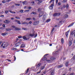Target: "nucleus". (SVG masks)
<instances>
[{"mask_svg": "<svg viewBox=\"0 0 75 75\" xmlns=\"http://www.w3.org/2000/svg\"><path fill=\"white\" fill-rule=\"evenodd\" d=\"M21 44V42H18V43H16L15 45V47H18L19 45H20Z\"/></svg>", "mask_w": 75, "mask_h": 75, "instance_id": "nucleus-1", "label": "nucleus"}, {"mask_svg": "<svg viewBox=\"0 0 75 75\" xmlns=\"http://www.w3.org/2000/svg\"><path fill=\"white\" fill-rule=\"evenodd\" d=\"M43 14H44V11H41L40 13V14L39 16V17H42V16H43Z\"/></svg>", "mask_w": 75, "mask_h": 75, "instance_id": "nucleus-2", "label": "nucleus"}, {"mask_svg": "<svg viewBox=\"0 0 75 75\" xmlns=\"http://www.w3.org/2000/svg\"><path fill=\"white\" fill-rule=\"evenodd\" d=\"M60 13H56L54 14L53 16L54 17L55 16H60Z\"/></svg>", "mask_w": 75, "mask_h": 75, "instance_id": "nucleus-3", "label": "nucleus"}, {"mask_svg": "<svg viewBox=\"0 0 75 75\" xmlns=\"http://www.w3.org/2000/svg\"><path fill=\"white\" fill-rule=\"evenodd\" d=\"M11 0H4L3 1H2V2L3 3H6V2H9V1H11Z\"/></svg>", "mask_w": 75, "mask_h": 75, "instance_id": "nucleus-4", "label": "nucleus"}, {"mask_svg": "<svg viewBox=\"0 0 75 75\" xmlns=\"http://www.w3.org/2000/svg\"><path fill=\"white\" fill-rule=\"evenodd\" d=\"M54 6V4H52L49 7V8L50 9V10L52 9V8H53V6Z\"/></svg>", "mask_w": 75, "mask_h": 75, "instance_id": "nucleus-5", "label": "nucleus"}, {"mask_svg": "<svg viewBox=\"0 0 75 75\" xmlns=\"http://www.w3.org/2000/svg\"><path fill=\"white\" fill-rule=\"evenodd\" d=\"M23 40H28L29 39V38H27L26 37H25V36H24L23 37Z\"/></svg>", "mask_w": 75, "mask_h": 75, "instance_id": "nucleus-6", "label": "nucleus"}, {"mask_svg": "<svg viewBox=\"0 0 75 75\" xmlns=\"http://www.w3.org/2000/svg\"><path fill=\"white\" fill-rule=\"evenodd\" d=\"M5 21L6 22H4V23H6V24H8V23H10V21L8 20H5Z\"/></svg>", "mask_w": 75, "mask_h": 75, "instance_id": "nucleus-7", "label": "nucleus"}, {"mask_svg": "<svg viewBox=\"0 0 75 75\" xmlns=\"http://www.w3.org/2000/svg\"><path fill=\"white\" fill-rule=\"evenodd\" d=\"M29 35L30 37H34V36L35 35V34L34 33H33V34L30 33L29 34Z\"/></svg>", "mask_w": 75, "mask_h": 75, "instance_id": "nucleus-8", "label": "nucleus"}, {"mask_svg": "<svg viewBox=\"0 0 75 75\" xmlns=\"http://www.w3.org/2000/svg\"><path fill=\"white\" fill-rule=\"evenodd\" d=\"M69 30L67 31L66 33V35L67 37L68 36V34L69 33Z\"/></svg>", "mask_w": 75, "mask_h": 75, "instance_id": "nucleus-9", "label": "nucleus"}, {"mask_svg": "<svg viewBox=\"0 0 75 75\" xmlns=\"http://www.w3.org/2000/svg\"><path fill=\"white\" fill-rule=\"evenodd\" d=\"M21 48H24V47H25V45L24 44H22L21 46Z\"/></svg>", "mask_w": 75, "mask_h": 75, "instance_id": "nucleus-10", "label": "nucleus"}, {"mask_svg": "<svg viewBox=\"0 0 75 75\" xmlns=\"http://www.w3.org/2000/svg\"><path fill=\"white\" fill-rule=\"evenodd\" d=\"M75 33V30L74 31H73L71 33V35H74V34Z\"/></svg>", "mask_w": 75, "mask_h": 75, "instance_id": "nucleus-11", "label": "nucleus"}, {"mask_svg": "<svg viewBox=\"0 0 75 75\" xmlns=\"http://www.w3.org/2000/svg\"><path fill=\"white\" fill-rule=\"evenodd\" d=\"M37 24H38V23L37 22H35L33 23V25H37Z\"/></svg>", "mask_w": 75, "mask_h": 75, "instance_id": "nucleus-12", "label": "nucleus"}, {"mask_svg": "<svg viewBox=\"0 0 75 75\" xmlns=\"http://www.w3.org/2000/svg\"><path fill=\"white\" fill-rule=\"evenodd\" d=\"M50 72L51 73V75H53L54 74V71H50Z\"/></svg>", "mask_w": 75, "mask_h": 75, "instance_id": "nucleus-13", "label": "nucleus"}, {"mask_svg": "<svg viewBox=\"0 0 75 75\" xmlns=\"http://www.w3.org/2000/svg\"><path fill=\"white\" fill-rule=\"evenodd\" d=\"M27 1H25L23 2V5H24V4H27Z\"/></svg>", "mask_w": 75, "mask_h": 75, "instance_id": "nucleus-14", "label": "nucleus"}, {"mask_svg": "<svg viewBox=\"0 0 75 75\" xmlns=\"http://www.w3.org/2000/svg\"><path fill=\"white\" fill-rule=\"evenodd\" d=\"M63 66V65H60L58 66L57 67L58 68H61V67H62Z\"/></svg>", "mask_w": 75, "mask_h": 75, "instance_id": "nucleus-15", "label": "nucleus"}, {"mask_svg": "<svg viewBox=\"0 0 75 75\" xmlns=\"http://www.w3.org/2000/svg\"><path fill=\"white\" fill-rule=\"evenodd\" d=\"M41 63H39L37 65V68L41 66Z\"/></svg>", "mask_w": 75, "mask_h": 75, "instance_id": "nucleus-16", "label": "nucleus"}, {"mask_svg": "<svg viewBox=\"0 0 75 75\" xmlns=\"http://www.w3.org/2000/svg\"><path fill=\"white\" fill-rule=\"evenodd\" d=\"M22 29L23 30H25V31H27V30H28V29L26 28H22Z\"/></svg>", "mask_w": 75, "mask_h": 75, "instance_id": "nucleus-17", "label": "nucleus"}, {"mask_svg": "<svg viewBox=\"0 0 75 75\" xmlns=\"http://www.w3.org/2000/svg\"><path fill=\"white\" fill-rule=\"evenodd\" d=\"M38 1H39V3H38L39 4H40V3H42V0H37Z\"/></svg>", "mask_w": 75, "mask_h": 75, "instance_id": "nucleus-18", "label": "nucleus"}, {"mask_svg": "<svg viewBox=\"0 0 75 75\" xmlns=\"http://www.w3.org/2000/svg\"><path fill=\"white\" fill-rule=\"evenodd\" d=\"M56 59V58L55 57H52V58H50V59L52 60H54L55 59Z\"/></svg>", "mask_w": 75, "mask_h": 75, "instance_id": "nucleus-19", "label": "nucleus"}, {"mask_svg": "<svg viewBox=\"0 0 75 75\" xmlns=\"http://www.w3.org/2000/svg\"><path fill=\"white\" fill-rule=\"evenodd\" d=\"M74 23H71V24L70 25H69L68 26V27H71V26H72V25H74Z\"/></svg>", "mask_w": 75, "mask_h": 75, "instance_id": "nucleus-20", "label": "nucleus"}, {"mask_svg": "<svg viewBox=\"0 0 75 75\" xmlns=\"http://www.w3.org/2000/svg\"><path fill=\"white\" fill-rule=\"evenodd\" d=\"M15 30H21V29L19 28H16H16L15 29Z\"/></svg>", "mask_w": 75, "mask_h": 75, "instance_id": "nucleus-21", "label": "nucleus"}, {"mask_svg": "<svg viewBox=\"0 0 75 75\" xmlns=\"http://www.w3.org/2000/svg\"><path fill=\"white\" fill-rule=\"evenodd\" d=\"M31 14H34V15H35L36 14V13L34 12H32L31 13Z\"/></svg>", "mask_w": 75, "mask_h": 75, "instance_id": "nucleus-22", "label": "nucleus"}, {"mask_svg": "<svg viewBox=\"0 0 75 75\" xmlns=\"http://www.w3.org/2000/svg\"><path fill=\"white\" fill-rule=\"evenodd\" d=\"M27 24V25H28V23L27 22H24L22 23V24Z\"/></svg>", "mask_w": 75, "mask_h": 75, "instance_id": "nucleus-23", "label": "nucleus"}, {"mask_svg": "<svg viewBox=\"0 0 75 75\" xmlns=\"http://www.w3.org/2000/svg\"><path fill=\"white\" fill-rule=\"evenodd\" d=\"M69 63V62H67L66 63L65 65L66 67H68V64Z\"/></svg>", "mask_w": 75, "mask_h": 75, "instance_id": "nucleus-24", "label": "nucleus"}, {"mask_svg": "<svg viewBox=\"0 0 75 75\" xmlns=\"http://www.w3.org/2000/svg\"><path fill=\"white\" fill-rule=\"evenodd\" d=\"M72 44V42L71 41H70L69 42V46H71Z\"/></svg>", "mask_w": 75, "mask_h": 75, "instance_id": "nucleus-25", "label": "nucleus"}, {"mask_svg": "<svg viewBox=\"0 0 75 75\" xmlns=\"http://www.w3.org/2000/svg\"><path fill=\"white\" fill-rule=\"evenodd\" d=\"M51 21V19H47L46 21V23H48V22H50Z\"/></svg>", "mask_w": 75, "mask_h": 75, "instance_id": "nucleus-26", "label": "nucleus"}, {"mask_svg": "<svg viewBox=\"0 0 75 75\" xmlns=\"http://www.w3.org/2000/svg\"><path fill=\"white\" fill-rule=\"evenodd\" d=\"M45 15H44L43 16V18H42V19L43 20H45Z\"/></svg>", "mask_w": 75, "mask_h": 75, "instance_id": "nucleus-27", "label": "nucleus"}, {"mask_svg": "<svg viewBox=\"0 0 75 75\" xmlns=\"http://www.w3.org/2000/svg\"><path fill=\"white\" fill-rule=\"evenodd\" d=\"M31 19V18H28L26 19V20H30Z\"/></svg>", "mask_w": 75, "mask_h": 75, "instance_id": "nucleus-28", "label": "nucleus"}, {"mask_svg": "<svg viewBox=\"0 0 75 75\" xmlns=\"http://www.w3.org/2000/svg\"><path fill=\"white\" fill-rule=\"evenodd\" d=\"M7 34V33L6 32L5 33H2L1 35H6Z\"/></svg>", "mask_w": 75, "mask_h": 75, "instance_id": "nucleus-29", "label": "nucleus"}, {"mask_svg": "<svg viewBox=\"0 0 75 75\" xmlns=\"http://www.w3.org/2000/svg\"><path fill=\"white\" fill-rule=\"evenodd\" d=\"M41 10V8H39L38 10V12H40Z\"/></svg>", "mask_w": 75, "mask_h": 75, "instance_id": "nucleus-30", "label": "nucleus"}, {"mask_svg": "<svg viewBox=\"0 0 75 75\" xmlns=\"http://www.w3.org/2000/svg\"><path fill=\"white\" fill-rule=\"evenodd\" d=\"M55 1V0H51L49 2V3H52V1H53V2H54V1Z\"/></svg>", "mask_w": 75, "mask_h": 75, "instance_id": "nucleus-31", "label": "nucleus"}, {"mask_svg": "<svg viewBox=\"0 0 75 75\" xmlns=\"http://www.w3.org/2000/svg\"><path fill=\"white\" fill-rule=\"evenodd\" d=\"M61 42L62 44L64 43V39L62 38L61 40Z\"/></svg>", "mask_w": 75, "mask_h": 75, "instance_id": "nucleus-32", "label": "nucleus"}, {"mask_svg": "<svg viewBox=\"0 0 75 75\" xmlns=\"http://www.w3.org/2000/svg\"><path fill=\"white\" fill-rule=\"evenodd\" d=\"M45 68V66H44L43 67H41V69H44Z\"/></svg>", "mask_w": 75, "mask_h": 75, "instance_id": "nucleus-33", "label": "nucleus"}, {"mask_svg": "<svg viewBox=\"0 0 75 75\" xmlns=\"http://www.w3.org/2000/svg\"><path fill=\"white\" fill-rule=\"evenodd\" d=\"M15 6H20V4H15Z\"/></svg>", "mask_w": 75, "mask_h": 75, "instance_id": "nucleus-34", "label": "nucleus"}, {"mask_svg": "<svg viewBox=\"0 0 75 75\" xmlns=\"http://www.w3.org/2000/svg\"><path fill=\"white\" fill-rule=\"evenodd\" d=\"M41 70H40L38 72H37V74H40V73H41Z\"/></svg>", "mask_w": 75, "mask_h": 75, "instance_id": "nucleus-35", "label": "nucleus"}, {"mask_svg": "<svg viewBox=\"0 0 75 75\" xmlns=\"http://www.w3.org/2000/svg\"><path fill=\"white\" fill-rule=\"evenodd\" d=\"M18 38H23V36H18Z\"/></svg>", "mask_w": 75, "mask_h": 75, "instance_id": "nucleus-36", "label": "nucleus"}, {"mask_svg": "<svg viewBox=\"0 0 75 75\" xmlns=\"http://www.w3.org/2000/svg\"><path fill=\"white\" fill-rule=\"evenodd\" d=\"M12 27L14 28H15V29H16V26H15L14 25L12 26Z\"/></svg>", "mask_w": 75, "mask_h": 75, "instance_id": "nucleus-37", "label": "nucleus"}, {"mask_svg": "<svg viewBox=\"0 0 75 75\" xmlns=\"http://www.w3.org/2000/svg\"><path fill=\"white\" fill-rule=\"evenodd\" d=\"M54 29H55V28H53V29L52 30V31L51 32V33H52L54 31Z\"/></svg>", "mask_w": 75, "mask_h": 75, "instance_id": "nucleus-38", "label": "nucleus"}, {"mask_svg": "<svg viewBox=\"0 0 75 75\" xmlns=\"http://www.w3.org/2000/svg\"><path fill=\"white\" fill-rule=\"evenodd\" d=\"M8 13V11H5V13H6V14H7V13Z\"/></svg>", "mask_w": 75, "mask_h": 75, "instance_id": "nucleus-39", "label": "nucleus"}, {"mask_svg": "<svg viewBox=\"0 0 75 75\" xmlns=\"http://www.w3.org/2000/svg\"><path fill=\"white\" fill-rule=\"evenodd\" d=\"M18 24H21V23H20V21H18Z\"/></svg>", "mask_w": 75, "mask_h": 75, "instance_id": "nucleus-40", "label": "nucleus"}, {"mask_svg": "<svg viewBox=\"0 0 75 75\" xmlns=\"http://www.w3.org/2000/svg\"><path fill=\"white\" fill-rule=\"evenodd\" d=\"M29 70V69H27V70L26 71V74H27V73H28V72Z\"/></svg>", "mask_w": 75, "mask_h": 75, "instance_id": "nucleus-41", "label": "nucleus"}, {"mask_svg": "<svg viewBox=\"0 0 75 75\" xmlns=\"http://www.w3.org/2000/svg\"><path fill=\"white\" fill-rule=\"evenodd\" d=\"M8 11H9V12H10L11 13H13V12L11 11V10H9Z\"/></svg>", "mask_w": 75, "mask_h": 75, "instance_id": "nucleus-42", "label": "nucleus"}, {"mask_svg": "<svg viewBox=\"0 0 75 75\" xmlns=\"http://www.w3.org/2000/svg\"><path fill=\"white\" fill-rule=\"evenodd\" d=\"M20 13H23V10H21L20 11Z\"/></svg>", "mask_w": 75, "mask_h": 75, "instance_id": "nucleus-43", "label": "nucleus"}, {"mask_svg": "<svg viewBox=\"0 0 75 75\" xmlns=\"http://www.w3.org/2000/svg\"><path fill=\"white\" fill-rule=\"evenodd\" d=\"M67 1V0H63V3H66Z\"/></svg>", "mask_w": 75, "mask_h": 75, "instance_id": "nucleus-44", "label": "nucleus"}, {"mask_svg": "<svg viewBox=\"0 0 75 75\" xmlns=\"http://www.w3.org/2000/svg\"><path fill=\"white\" fill-rule=\"evenodd\" d=\"M46 61H47V62H51V60H48L46 59Z\"/></svg>", "mask_w": 75, "mask_h": 75, "instance_id": "nucleus-45", "label": "nucleus"}, {"mask_svg": "<svg viewBox=\"0 0 75 75\" xmlns=\"http://www.w3.org/2000/svg\"><path fill=\"white\" fill-rule=\"evenodd\" d=\"M16 18V19H20V17H15Z\"/></svg>", "mask_w": 75, "mask_h": 75, "instance_id": "nucleus-46", "label": "nucleus"}, {"mask_svg": "<svg viewBox=\"0 0 75 75\" xmlns=\"http://www.w3.org/2000/svg\"><path fill=\"white\" fill-rule=\"evenodd\" d=\"M69 7V5H68V4H67L66 5L67 8H68Z\"/></svg>", "mask_w": 75, "mask_h": 75, "instance_id": "nucleus-47", "label": "nucleus"}, {"mask_svg": "<svg viewBox=\"0 0 75 75\" xmlns=\"http://www.w3.org/2000/svg\"><path fill=\"white\" fill-rule=\"evenodd\" d=\"M65 18H66V17H68V15L66 14L65 15Z\"/></svg>", "mask_w": 75, "mask_h": 75, "instance_id": "nucleus-48", "label": "nucleus"}, {"mask_svg": "<svg viewBox=\"0 0 75 75\" xmlns=\"http://www.w3.org/2000/svg\"><path fill=\"white\" fill-rule=\"evenodd\" d=\"M37 34L36 33L35 35V36L34 37V38H35L36 37H37Z\"/></svg>", "mask_w": 75, "mask_h": 75, "instance_id": "nucleus-49", "label": "nucleus"}, {"mask_svg": "<svg viewBox=\"0 0 75 75\" xmlns=\"http://www.w3.org/2000/svg\"><path fill=\"white\" fill-rule=\"evenodd\" d=\"M30 11V10H25V12H27V11Z\"/></svg>", "mask_w": 75, "mask_h": 75, "instance_id": "nucleus-50", "label": "nucleus"}, {"mask_svg": "<svg viewBox=\"0 0 75 75\" xmlns=\"http://www.w3.org/2000/svg\"><path fill=\"white\" fill-rule=\"evenodd\" d=\"M14 61H16V56H14Z\"/></svg>", "mask_w": 75, "mask_h": 75, "instance_id": "nucleus-51", "label": "nucleus"}, {"mask_svg": "<svg viewBox=\"0 0 75 75\" xmlns=\"http://www.w3.org/2000/svg\"><path fill=\"white\" fill-rule=\"evenodd\" d=\"M28 9H31V8H32V7H31L30 6H29L28 7Z\"/></svg>", "mask_w": 75, "mask_h": 75, "instance_id": "nucleus-52", "label": "nucleus"}, {"mask_svg": "<svg viewBox=\"0 0 75 75\" xmlns=\"http://www.w3.org/2000/svg\"><path fill=\"white\" fill-rule=\"evenodd\" d=\"M58 0H56V3H58Z\"/></svg>", "mask_w": 75, "mask_h": 75, "instance_id": "nucleus-53", "label": "nucleus"}, {"mask_svg": "<svg viewBox=\"0 0 75 75\" xmlns=\"http://www.w3.org/2000/svg\"><path fill=\"white\" fill-rule=\"evenodd\" d=\"M46 73L47 72L46 71H45L44 72L43 74H46Z\"/></svg>", "mask_w": 75, "mask_h": 75, "instance_id": "nucleus-54", "label": "nucleus"}, {"mask_svg": "<svg viewBox=\"0 0 75 75\" xmlns=\"http://www.w3.org/2000/svg\"><path fill=\"white\" fill-rule=\"evenodd\" d=\"M2 26L3 27H4V28H5L6 27V26H5V25L4 24H3V25H2Z\"/></svg>", "mask_w": 75, "mask_h": 75, "instance_id": "nucleus-55", "label": "nucleus"}, {"mask_svg": "<svg viewBox=\"0 0 75 75\" xmlns=\"http://www.w3.org/2000/svg\"><path fill=\"white\" fill-rule=\"evenodd\" d=\"M0 17H4V15H1V16H0Z\"/></svg>", "mask_w": 75, "mask_h": 75, "instance_id": "nucleus-56", "label": "nucleus"}, {"mask_svg": "<svg viewBox=\"0 0 75 75\" xmlns=\"http://www.w3.org/2000/svg\"><path fill=\"white\" fill-rule=\"evenodd\" d=\"M31 3L32 4H34V3H35L34 1H32L31 2Z\"/></svg>", "mask_w": 75, "mask_h": 75, "instance_id": "nucleus-57", "label": "nucleus"}, {"mask_svg": "<svg viewBox=\"0 0 75 75\" xmlns=\"http://www.w3.org/2000/svg\"><path fill=\"white\" fill-rule=\"evenodd\" d=\"M17 50L16 48H14L13 49V50Z\"/></svg>", "mask_w": 75, "mask_h": 75, "instance_id": "nucleus-58", "label": "nucleus"}, {"mask_svg": "<svg viewBox=\"0 0 75 75\" xmlns=\"http://www.w3.org/2000/svg\"><path fill=\"white\" fill-rule=\"evenodd\" d=\"M33 20L35 21V18H33Z\"/></svg>", "mask_w": 75, "mask_h": 75, "instance_id": "nucleus-59", "label": "nucleus"}, {"mask_svg": "<svg viewBox=\"0 0 75 75\" xmlns=\"http://www.w3.org/2000/svg\"><path fill=\"white\" fill-rule=\"evenodd\" d=\"M58 5H61V2H59L58 3Z\"/></svg>", "mask_w": 75, "mask_h": 75, "instance_id": "nucleus-60", "label": "nucleus"}, {"mask_svg": "<svg viewBox=\"0 0 75 75\" xmlns=\"http://www.w3.org/2000/svg\"><path fill=\"white\" fill-rule=\"evenodd\" d=\"M6 31H9V30H10L9 29H6Z\"/></svg>", "mask_w": 75, "mask_h": 75, "instance_id": "nucleus-61", "label": "nucleus"}, {"mask_svg": "<svg viewBox=\"0 0 75 75\" xmlns=\"http://www.w3.org/2000/svg\"><path fill=\"white\" fill-rule=\"evenodd\" d=\"M29 23H30V24H31V23H32V21H30L29 22Z\"/></svg>", "mask_w": 75, "mask_h": 75, "instance_id": "nucleus-62", "label": "nucleus"}, {"mask_svg": "<svg viewBox=\"0 0 75 75\" xmlns=\"http://www.w3.org/2000/svg\"><path fill=\"white\" fill-rule=\"evenodd\" d=\"M73 59H75V55L74 56V57H73Z\"/></svg>", "mask_w": 75, "mask_h": 75, "instance_id": "nucleus-63", "label": "nucleus"}, {"mask_svg": "<svg viewBox=\"0 0 75 75\" xmlns=\"http://www.w3.org/2000/svg\"><path fill=\"white\" fill-rule=\"evenodd\" d=\"M74 75V73L71 74L70 75Z\"/></svg>", "mask_w": 75, "mask_h": 75, "instance_id": "nucleus-64", "label": "nucleus"}]
</instances>
